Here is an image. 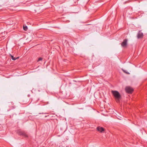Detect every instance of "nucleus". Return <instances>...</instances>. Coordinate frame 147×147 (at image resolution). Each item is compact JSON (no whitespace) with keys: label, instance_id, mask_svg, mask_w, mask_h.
Returning <instances> with one entry per match:
<instances>
[{"label":"nucleus","instance_id":"nucleus-1","mask_svg":"<svg viewBox=\"0 0 147 147\" xmlns=\"http://www.w3.org/2000/svg\"><path fill=\"white\" fill-rule=\"evenodd\" d=\"M111 92L115 97L116 102L118 103L119 102L121 97L120 93L117 91L112 90Z\"/></svg>","mask_w":147,"mask_h":147},{"label":"nucleus","instance_id":"nucleus-2","mask_svg":"<svg viewBox=\"0 0 147 147\" xmlns=\"http://www.w3.org/2000/svg\"><path fill=\"white\" fill-rule=\"evenodd\" d=\"M125 90L127 93L131 94L133 92L134 89L130 87L127 86L125 88Z\"/></svg>","mask_w":147,"mask_h":147},{"label":"nucleus","instance_id":"nucleus-3","mask_svg":"<svg viewBox=\"0 0 147 147\" xmlns=\"http://www.w3.org/2000/svg\"><path fill=\"white\" fill-rule=\"evenodd\" d=\"M17 133L20 135L26 137H28V135L25 131L21 130H18V131Z\"/></svg>","mask_w":147,"mask_h":147},{"label":"nucleus","instance_id":"nucleus-4","mask_svg":"<svg viewBox=\"0 0 147 147\" xmlns=\"http://www.w3.org/2000/svg\"><path fill=\"white\" fill-rule=\"evenodd\" d=\"M143 33L140 30L138 33L137 37L138 39L142 38H143Z\"/></svg>","mask_w":147,"mask_h":147},{"label":"nucleus","instance_id":"nucleus-5","mask_svg":"<svg viewBox=\"0 0 147 147\" xmlns=\"http://www.w3.org/2000/svg\"><path fill=\"white\" fill-rule=\"evenodd\" d=\"M96 130L100 133H103L105 131L104 128L100 126H98L96 128Z\"/></svg>","mask_w":147,"mask_h":147},{"label":"nucleus","instance_id":"nucleus-6","mask_svg":"<svg viewBox=\"0 0 147 147\" xmlns=\"http://www.w3.org/2000/svg\"><path fill=\"white\" fill-rule=\"evenodd\" d=\"M127 39H125L121 43V46L123 47H126L127 45Z\"/></svg>","mask_w":147,"mask_h":147},{"label":"nucleus","instance_id":"nucleus-7","mask_svg":"<svg viewBox=\"0 0 147 147\" xmlns=\"http://www.w3.org/2000/svg\"><path fill=\"white\" fill-rule=\"evenodd\" d=\"M14 103L12 102H11L9 103V105L10 106L11 109H14L15 108L16 106L13 105Z\"/></svg>","mask_w":147,"mask_h":147},{"label":"nucleus","instance_id":"nucleus-8","mask_svg":"<svg viewBox=\"0 0 147 147\" xmlns=\"http://www.w3.org/2000/svg\"><path fill=\"white\" fill-rule=\"evenodd\" d=\"M4 34H5V32L3 33H1L0 34V40H1L2 39H4V37L5 36V35H4Z\"/></svg>","mask_w":147,"mask_h":147},{"label":"nucleus","instance_id":"nucleus-9","mask_svg":"<svg viewBox=\"0 0 147 147\" xmlns=\"http://www.w3.org/2000/svg\"><path fill=\"white\" fill-rule=\"evenodd\" d=\"M10 56L11 57V59L13 60H16V59H17L18 58V57H17V58H16L15 57H13V55H11V54H10Z\"/></svg>","mask_w":147,"mask_h":147},{"label":"nucleus","instance_id":"nucleus-10","mask_svg":"<svg viewBox=\"0 0 147 147\" xmlns=\"http://www.w3.org/2000/svg\"><path fill=\"white\" fill-rule=\"evenodd\" d=\"M23 29L24 30L26 31L28 29L27 27L26 26H23Z\"/></svg>","mask_w":147,"mask_h":147},{"label":"nucleus","instance_id":"nucleus-11","mask_svg":"<svg viewBox=\"0 0 147 147\" xmlns=\"http://www.w3.org/2000/svg\"><path fill=\"white\" fill-rule=\"evenodd\" d=\"M123 71L125 73L127 74H129V73L127 72V71H126V70H123V69H122Z\"/></svg>","mask_w":147,"mask_h":147},{"label":"nucleus","instance_id":"nucleus-12","mask_svg":"<svg viewBox=\"0 0 147 147\" xmlns=\"http://www.w3.org/2000/svg\"><path fill=\"white\" fill-rule=\"evenodd\" d=\"M42 60V58L40 57L38 58V61H41Z\"/></svg>","mask_w":147,"mask_h":147}]
</instances>
